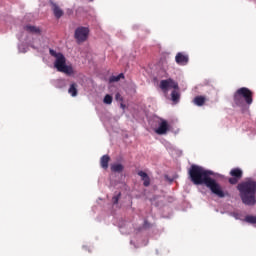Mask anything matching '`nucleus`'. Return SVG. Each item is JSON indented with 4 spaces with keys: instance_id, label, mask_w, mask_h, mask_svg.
<instances>
[{
    "instance_id": "1",
    "label": "nucleus",
    "mask_w": 256,
    "mask_h": 256,
    "mask_svg": "<svg viewBox=\"0 0 256 256\" xmlns=\"http://www.w3.org/2000/svg\"><path fill=\"white\" fill-rule=\"evenodd\" d=\"M189 179L194 185H205L211 191L212 195L224 199L229 197V192L223 190V186L217 179H225L223 174L214 172L213 170L205 169L203 166L192 164L189 171Z\"/></svg>"
},
{
    "instance_id": "2",
    "label": "nucleus",
    "mask_w": 256,
    "mask_h": 256,
    "mask_svg": "<svg viewBox=\"0 0 256 256\" xmlns=\"http://www.w3.org/2000/svg\"><path fill=\"white\" fill-rule=\"evenodd\" d=\"M237 191H239L240 199L243 205L246 207H255L256 205V181L247 178V180L240 182L236 186Z\"/></svg>"
},
{
    "instance_id": "3",
    "label": "nucleus",
    "mask_w": 256,
    "mask_h": 256,
    "mask_svg": "<svg viewBox=\"0 0 256 256\" xmlns=\"http://www.w3.org/2000/svg\"><path fill=\"white\" fill-rule=\"evenodd\" d=\"M233 107H239L242 113H247L253 104V91L247 87L239 88L233 95Z\"/></svg>"
},
{
    "instance_id": "4",
    "label": "nucleus",
    "mask_w": 256,
    "mask_h": 256,
    "mask_svg": "<svg viewBox=\"0 0 256 256\" xmlns=\"http://www.w3.org/2000/svg\"><path fill=\"white\" fill-rule=\"evenodd\" d=\"M54 67L59 73H64L68 77H73L75 75V70L72 65H67V58L65 55L60 54L54 62Z\"/></svg>"
},
{
    "instance_id": "5",
    "label": "nucleus",
    "mask_w": 256,
    "mask_h": 256,
    "mask_svg": "<svg viewBox=\"0 0 256 256\" xmlns=\"http://www.w3.org/2000/svg\"><path fill=\"white\" fill-rule=\"evenodd\" d=\"M89 32V27H77L74 32V39H76L77 43H85L89 39Z\"/></svg>"
},
{
    "instance_id": "6",
    "label": "nucleus",
    "mask_w": 256,
    "mask_h": 256,
    "mask_svg": "<svg viewBox=\"0 0 256 256\" xmlns=\"http://www.w3.org/2000/svg\"><path fill=\"white\" fill-rule=\"evenodd\" d=\"M230 175L231 177L228 179V183L230 185H237L243 178V170H241V168H233L230 171Z\"/></svg>"
},
{
    "instance_id": "7",
    "label": "nucleus",
    "mask_w": 256,
    "mask_h": 256,
    "mask_svg": "<svg viewBox=\"0 0 256 256\" xmlns=\"http://www.w3.org/2000/svg\"><path fill=\"white\" fill-rule=\"evenodd\" d=\"M160 89H162V91L166 92L169 91V89H179V83L175 80H173V78H168L166 80H161L160 81Z\"/></svg>"
},
{
    "instance_id": "8",
    "label": "nucleus",
    "mask_w": 256,
    "mask_h": 256,
    "mask_svg": "<svg viewBox=\"0 0 256 256\" xmlns=\"http://www.w3.org/2000/svg\"><path fill=\"white\" fill-rule=\"evenodd\" d=\"M167 131H169V123L167 120L162 119L158 128L155 129V133H157V135H166Z\"/></svg>"
},
{
    "instance_id": "9",
    "label": "nucleus",
    "mask_w": 256,
    "mask_h": 256,
    "mask_svg": "<svg viewBox=\"0 0 256 256\" xmlns=\"http://www.w3.org/2000/svg\"><path fill=\"white\" fill-rule=\"evenodd\" d=\"M175 62L177 65L185 66L189 63V55H185L183 52H178L175 56Z\"/></svg>"
},
{
    "instance_id": "10",
    "label": "nucleus",
    "mask_w": 256,
    "mask_h": 256,
    "mask_svg": "<svg viewBox=\"0 0 256 256\" xmlns=\"http://www.w3.org/2000/svg\"><path fill=\"white\" fill-rule=\"evenodd\" d=\"M51 6H52V11L54 13V17H56V19H61V17L65 14V12H63V10L60 9L59 5H57V3L55 2H51Z\"/></svg>"
},
{
    "instance_id": "11",
    "label": "nucleus",
    "mask_w": 256,
    "mask_h": 256,
    "mask_svg": "<svg viewBox=\"0 0 256 256\" xmlns=\"http://www.w3.org/2000/svg\"><path fill=\"white\" fill-rule=\"evenodd\" d=\"M179 89H174L171 92V101L172 103H175V105H177V103H179V101H181V93L179 92Z\"/></svg>"
},
{
    "instance_id": "12",
    "label": "nucleus",
    "mask_w": 256,
    "mask_h": 256,
    "mask_svg": "<svg viewBox=\"0 0 256 256\" xmlns=\"http://www.w3.org/2000/svg\"><path fill=\"white\" fill-rule=\"evenodd\" d=\"M109 161H111V157L109 155H103L100 159V165L102 169H108L109 168Z\"/></svg>"
},
{
    "instance_id": "13",
    "label": "nucleus",
    "mask_w": 256,
    "mask_h": 256,
    "mask_svg": "<svg viewBox=\"0 0 256 256\" xmlns=\"http://www.w3.org/2000/svg\"><path fill=\"white\" fill-rule=\"evenodd\" d=\"M112 173H123V169H125V166L121 163H114L110 167Z\"/></svg>"
},
{
    "instance_id": "14",
    "label": "nucleus",
    "mask_w": 256,
    "mask_h": 256,
    "mask_svg": "<svg viewBox=\"0 0 256 256\" xmlns=\"http://www.w3.org/2000/svg\"><path fill=\"white\" fill-rule=\"evenodd\" d=\"M52 85L56 88V89H65L67 83L65 82L64 79H57L54 80L52 82Z\"/></svg>"
},
{
    "instance_id": "15",
    "label": "nucleus",
    "mask_w": 256,
    "mask_h": 256,
    "mask_svg": "<svg viewBox=\"0 0 256 256\" xmlns=\"http://www.w3.org/2000/svg\"><path fill=\"white\" fill-rule=\"evenodd\" d=\"M152 227L153 224H151L147 219H145L142 226L138 227L136 231L138 233H141V231H147V229H151Z\"/></svg>"
},
{
    "instance_id": "16",
    "label": "nucleus",
    "mask_w": 256,
    "mask_h": 256,
    "mask_svg": "<svg viewBox=\"0 0 256 256\" xmlns=\"http://www.w3.org/2000/svg\"><path fill=\"white\" fill-rule=\"evenodd\" d=\"M24 30L28 31V33H35L36 35H39V33H41V29L37 28L36 26H32V25L24 26Z\"/></svg>"
},
{
    "instance_id": "17",
    "label": "nucleus",
    "mask_w": 256,
    "mask_h": 256,
    "mask_svg": "<svg viewBox=\"0 0 256 256\" xmlns=\"http://www.w3.org/2000/svg\"><path fill=\"white\" fill-rule=\"evenodd\" d=\"M120 79H125V74L120 73L116 76L115 75L110 76L109 83H119Z\"/></svg>"
},
{
    "instance_id": "18",
    "label": "nucleus",
    "mask_w": 256,
    "mask_h": 256,
    "mask_svg": "<svg viewBox=\"0 0 256 256\" xmlns=\"http://www.w3.org/2000/svg\"><path fill=\"white\" fill-rule=\"evenodd\" d=\"M194 105H197V107H203V105H205V96H196L194 98Z\"/></svg>"
},
{
    "instance_id": "19",
    "label": "nucleus",
    "mask_w": 256,
    "mask_h": 256,
    "mask_svg": "<svg viewBox=\"0 0 256 256\" xmlns=\"http://www.w3.org/2000/svg\"><path fill=\"white\" fill-rule=\"evenodd\" d=\"M68 93L71 95V97H77V85L75 83H72L68 89Z\"/></svg>"
},
{
    "instance_id": "20",
    "label": "nucleus",
    "mask_w": 256,
    "mask_h": 256,
    "mask_svg": "<svg viewBox=\"0 0 256 256\" xmlns=\"http://www.w3.org/2000/svg\"><path fill=\"white\" fill-rule=\"evenodd\" d=\"M246 223H250V225H256V216L247 215L244 219Z\"/></svg>"
},
{
    "instance_id": "21",
    "label": "nucleus",
    "mask_w": 256,
    "mask_h": 256,
    "mask_svg": "<svg viewBox=\"0 0 256 256\" xmlns=\"http://www.w3.org/2000/svg\"><path fill=\"white\" fill-rule=\"evenodd\" d=\"M103 103H105V105H111V103H113V96H111V94H106Z\"/></svg>"
},
{
    "instance_id": "22",
    "label": "nucleus",
    "mask_w": 256,
    "mask_h": 256,
    "mask_svg": "<svg viewBox=\"0 0 256 256\" xmlns=\"http://www.w3.org/2000/svg\"><path fill=\"white\" fill-rule=\"evenodd\" d=\"M49 53L52 57H55V59H58L61 55H63V53L57 52L54 49H50Z\"/></svg>"
},
{
    "instance_id": "23",
    "label": "nucleus",
    "mask_w": 256,
    "mask_h": 256,
    "mask_svg": "<svg viewBox=\"0 0 256 256\" xmlns=\"http://www.w3.org/2000/svg\"><path fill=\"white\" fill-rule=\"evenodd\" d=\"M119 199H121V192H118L115 196L112 197L113 205H117L119 203Z\"/></svg>"
},
{
    "instance_id": "24",
    "label": "nucleus",
    "mask_w": 256,
    "mask_h": 256,
    "mask_svg": "<svg viewBox=\"0 0 256 256\" xmlns=\"http://www.w3.org/2000/svg\"><path fill=\"white\" fill-rule=\"evenodd\" d=\"M165 147L168 151H178L179 150V149L175 148V146H173V144H171L170 142H166Z\"/></svg>"
},
{
    "instance_id": "25",
    "label": "nucleus",
    "mask_w": 256,
    "mask_h": 256,
    "mask_svg": "<svg viewBox=\"0 0 256 256\" xmlns=\"http://www.w3.org/2000/svg\"><path fill=\"white\" fill-rule=\"evenodd\" d=\"M18 51L19 53H27V47L25 44H18Z\"/></svg>"
},
{
    "instance_id": "26",
    "label": "nucleus",
    "mask_w": 256,
    "mask_h": 256,
    "mask_svg": "<svg viewBox=\"0 0 256 256\" xmlns=\"http://www.w3.org/2000/svg\"><path fill=\"white\" fill-rule=\"evenodd\" d=\"M144 187H149L151 185V178L147 176L146 178L142 179Z\"/></svg>"
},
{
    "instance_id": "27",
    "label": "nucleus",
    "mask_w": 256,
    "mask_h": 256,
    "mask_svg": "<svg viewBox=\"0 0 256 256\" xmlns=\"http://www.w3.org/2000/svg\"><path fill=\"white\" fill-rule=\"evenodd\" d=\"M139 177H141V179H147V177H149V174H147V172L140 170L138 172Z\"/></svg>"
},
{
    "instance_id": "28",
    "label": "nucleus",
    "mask_w": 256,
    "mask_h": 256,
    "mask_svg": "<svg viewBox=\"0 0 256 256\" xmlns=\"http://www.w3.org/2000/svg\"><path fill=\"white\" fill-rule=\"evenodd\" d=\"M115 99H116V101H123V97H121L120 93H116Z\"/></svg>"
},
{
    "instance_id": "29",
    "label": "nucleus",
    "mask_w": 256,
    "mask_h": 256,
    "mask_svg": "<svg viewBox=\"0 0 256 256\" xmlns=\"http://www.w3.org/2000/svg\"><path fill=\"white\" fill-rule=\"evenodd\" d=\"M165 180L168 181V183H173L174 179L169 177V175H165Z\"/></svg>"
},
{
    "instance_id": "30",
    "label": "nucleus",
    "mask_w": 256,
    "mask_h": 256,
    "mask_svg": "<svg viewBox=\"0 0 256 256\" xmlns=\"http://www.w3.org/2000/svg\"><path fill=\"white\" fill-rule=\"evenodd\" d=\"M139 27V25H134V26H132V29L134 30V31H137V28Z\"/></svg>"
},
{
    "instance_id": "31",
    "label": "nucleus",
    "mask_w": 256,
    "mask_h": 256,
    "mask_svg": "<svg viewBox=\"0 0 256 256\" xmlns=\"http://www.w3.org/2000/svg\"><path fill=\"white\" fill-rule=\"evenodd\" d=\"M88 1V3H93V1H95V0H87Z\"/></svg>"
},
{
    "instance_id": "32",
    "label": "nucleus",
    "mask_w": 256,
    "mask_h": 256,
    "mask_svg": "<svg viewBox=\"0 0 256 256\" xmlns=\"http://www.w3.org/2000/svg\"><path fill=\"white\" fill-rule=\"evenodd\" d=\"M121 107L124 109L125 105H124V104H121Z\"/></svg>"
},
{
    "instance_id": "33",
    "label": "nucleus",
    "mask_w": 256,
    "mask_h": 256,
    "mask_svg": "<svg viewBox=\"0 0 256 256\" xmlns=\"http://www.w3.org/2000/svg\"><path fill=\"white\" fill-rule=\"evenodd\" d=\"M130 244L133 245V240L130 241Z\"/></svg>"
},
{
    "instance_id": "34",
    "label": "nucleus",
    "mask_w": 256,
    "mask_h": 256,
    "mask_svg": "<svg viewBox=\"0 0 256 256\" xmlns=\"http://www.w3.org/2000/svg\"><path fill=\"white\" fill-rule=\"evenodd\" d=\"M83 249H87V246H83Z\"/></svg>"
},
{
    "instance_id": "35",
    "label": "nucleus",
    "mask_w": 256,
    "mask_h": 256,
    "mask_svg": "<svg viewBox=\"0 0 256 256\" xmlns=\"http://www.w3.org/2000/svg\"><path fill=\"white\" fill-rule=\"evenodd\" d=\"M88 252H89V253H91V250H90V249H88Z\"/></svg>"
}]
</instances>
